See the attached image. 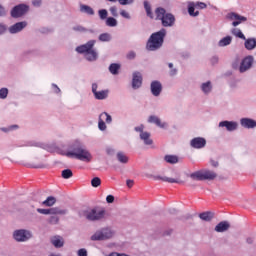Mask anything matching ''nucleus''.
Listing matches in <instances>:
<instances>
[{"instance_id":"1","label":"nucleus","mask_w":256,"mask_h":256,"mask_svg":"<svg viewBox=\"0 0 256 256\" xmlns=\"http://www.w3.org/2000/svg\"><path fill=\"white\" fill-rule=\"evenodd\" d=\"M167 35L166 29L162 28L158 32L152 33L148 42H146V50L149 52H155L160 50L163 47L165 37Z\"/></svg>"},{"instance_id":"2","label":"nucleus","mask_w":256,"mask_h":256,"mask_svg":"<svg viewBox=\"0 0 256 256\" xmlns=\"http://www.w3.org/2000/svg\"><path fill=\"white\" fill-rule=\"evenodd\" d=\"M65 156L68 158H75L83 162H90L92 160L91 153L79 142L73 144L72 151L66 152Z\"/></svg>"},{"instance_id":"3","label":"nucleus","mask_w":256,"mask_h":256,"mask_svg":"<svg viewBox=\"0 0 256 256\" xmlns=\"http://www.w3.org/2000/svg\"><path fill=\"white\" fill-rule=\"evenodd\" d=\"M96 41L95 40H90L86 44L78 46L76 48V51L79 54H85V57L88 61L94 62L97 60L98 54L97 52L93 49L95 46Z\"/></svg>"},{"instance_id":"4","label":"nucleus","mask_w":256,"mask_h":256,"mask_svg":"<svg viewBox=\"0 0 256 256\" xmlns=\"http://www.w3.org/2000/svg\"><path fill=\"white\" fill-rule=\"evenodd\" d=\"M156 20L162 21V27L169 28L173 27L175 24V16L172 13H167L165 8H156Z\"/></svg>"},{"instance_id":"5","label":"nucleus","mask_w":256,"mask_h":256,"mask_svg":"<svg viewBox=\"0 0 256 256\" xmlns=\"http://www.w3.org/2000/svg\"><path fill=\"white\" fill-rule=\"evenodd\" d=\"M105 215H106L105 209L93 208L91 210L85 211V216L87 220L92 222L103 220L105 218Z\"/></svg>"},{"instance_id":"6","label":"nucleus","mask_w":256,"mask_h":256,"mask_svg":"<svg viewBox=\"0 0 256 256\" xmlns=\"http://www.w3.org/2000/svg\"><path fill=\"white\" fill-rule=\"evenodd\" d=\"M113 232L108 229L104 228L102 230L97 231L95 234L91 236L92 241H103V240H108L112 238Z\"/></svg>"},{"instance_id":"7","label":"nucleus","mask_w":256,"mask_h":256,"mask_svg":"<svg viewBox=\"0 0 256 256\" xmlns=\"http://www.w3.org/2000/svg\"><path fill=\"white\" fill-rule=\"evenodd\" d=\"M29 11V6L26 4H19L15 6L11 11V17L18 19L23 17Z\"/></svg>"},{"instance_id":"8","label":"nucleus","mask_w":256,"mask_h":256,"mask_svg":"<svg viewBox=\"0 0 256 256\" xmlns=\"http://www.w3.org/2000/svg\"><path fill=\"white\" fill-rule=\"evenodd\" d=\"M226 18L229 21H233L232 22L233 27H237V26L241 25L242 23L247 22V17L241 16V15H239L237 13H234V12L228 13L226 15Z\"/></svg>"},{"instance_id":"9","label":"nucleus","mask_w":256,"mask_h":256,"mask_svg":"<svg viewBox=\"0 0 256 256\" xmlns=\"http://www.w3.org/2000/svg\"><path fill=\"white\" fill-rule=\"evenodd\" d=\"M37 212L42 215H65L67 213L66 209H61L59 207H53L49 209L38 208Z\"/></svg>"},{"instance_id":"10","label":"nucleus","mask_w":256,"mask_h":256,"mask_svg":"<svg viewBox=\"0 0 256 256\" xmlns=\"http://www.w3.org/2000/svg\"><path fill=\"white\" fill-rule=\"evenodd\" d=\"M254 63V57L253 56H246L242 61L239 66V72L240 73H245L249 69H251L252 65Z\"/></svg>"},{"instance_id":"11","label":"nucleus","mask_w":256,"mask_h":256,"mask_svg":"<svg viewBox=\"0 0 256 256\" xmlns=\"http://www.w3.org/2000/svg\"><path fill=\"white\" fill-rule=\"evenodd\" d=\"M31 237L30 232L26 230H17L14 232V239L18 242H26Z\"/></svg>"},{"instance_id":"12","label":"nucleus","mask_w":256,"mask_h":256,"mask_svg":"<svg viewBox=\"0 0 256 256\" xmlns=\"http://www.w3.org/2000/svg\"><path fill=\"white\" fill-rule=\"evenodd\" d=\"M98 85L96 83H93L92 85V92L95 95V98L97 100H105L108 97L109 91L108 90H102V91H97Z\"/></svg>"},{"instance_id":"13","label":"nucleus","mask_w":256,"mask_h":256,"mask_svg":"<svg viewBox=\"0 0 256 256\" xmlns=\"http://www.w3.org/2000/svg\"><path fill=\"white\" fill-rule=\"evenodd\" d=\"M206 139L203 137H195L190 141V146L193 149H202L206 146Z\"/></svg>"},{"instance_id":"14","label":"nucleus","mask_w":256,"mask_h":256,"mask_svg":"<svg viewBox=\"0 0 256 256\" xmlns=\"http://www.w3.org/2000/svg\"><path fill=\"white\" fill-rule=\"evenodd\" d=\"M162 90L163 86L160 81H152V84H150V91L154 97H159Z\"/></svg>"},{"instance_id":"15","label":"nucleus","mask_w":256,"mask_h":256,"mask_svg":"<svg viewBox=\"0 0 256 256\" xmlns=\"http://www.w3.org/2000/svg\"><path fill=\"white\" fill-rule=\"evenodd\" d=\"M143 77L140 72H134L132 77V89L136 90L142 86Z\"/></svg>"},{"instance_id":"16","label":"nucleus","mask_w":256,"mask_h":256,"mask_svg":"<svg viewBox=\"0 0 256 256\" xmlns=\"http://www.w3.org/2000/svg\"><path fill=\"white\" fill-rule=\"evenodd\" d=\"M219 127L220 128H226L228 132H233L237 130L238 128V123L234 121H221L219 122Z\"/></svg>"},{"instance_id":"17","label":"nucleus","mask_w":256,"mask_h":256,"mask_svg":"<svg viewBox=\"0 0 256 256\" xmlns=\"http://www.w3.org/2000/svg\"><path fill=\"white\" fill-rule=\"evenodd\" d=\"M148 123L154 124V125L158 126L161 129H166L167 128V123L162 122L161 119L158 116H155V115H151L150 117H148Z\"/></svg>"},{"instance_id":"18","label":"nucleus","mask_w":256,"mask_h":256,"mask_svg":"<svg viewBox=\"0 0 256 256\" xmlns=\"http://www.w3.org/2000/svg\"><path fill=\"white\" fill-rule=\"evenodd\" d=\"M240 125L245 129H254L256 128V120L251 118H242L240 120Z\"/></svg>"},{"instance_id":"19","label":"nucleus","mask_w":256,"mask_h":256,"mask_svg":"<svg viewBox=\"0 0 256 256\" xmlns=\"http://www.w3.org/2000/svg\"><path fill=\"white\" fill-rule=\"evenodd\" d=\"M26 26H27V22H25V21L18 22L10 27L9 32L11 34H17V33L21 32L23 29H25Z\"/></svg>"},{"instance_id":"20","label":"nucleus","mask_w":256,"mask_h":256,"mask_svg":"<svg viewBox=\"0 0 256 256\" xmlns=\"http://www.w3.org/2000/svg\"><path fill=\"white\" fill-rule=\"evenodd\" d=\"M229 228H230V223L228 221H221L215 226L214 231L217 233H223L228 231Z\"/></svg>"},{"instance_id":"21","label":"nucleus","mask_w":256,"mask_h":256,"mask_svg":"<svg viewBox=\"0 0 256 256\" xmlns=\"http://www.w3.org/2000/svg\"><path fill=\"white\" fill-rule=\"evenodd\" d=\"M154 180H160L170 184H181L180 180L171 177L154 176Z\"/></svg>"},{"instance_id":"22","label":"nucleus","mask_w":256,"mask_h":256,"mask_svg":"<svg viewBox=\"0 0 256 256\" xmlns=\"http://www.w3.org/2000/svg\"><path fill=\"white\" fill-rule=\"evenodd\" d=\"M202 174H203V181L205 180L212 181L217 178V174L211 170H202Z\"/></svg>"},{"instance_id":"23","label":"nucleus","mask_w":256,"mask_h":256,"mask_svg":"<svg viewBox=\"0 0 256 256\" xmlns=\"http://www.w3.org/2000/svg\"><path fill=\"white\" fill-rule=\"evenodd\" d=\"M245 49L248 51H252L256 48V39L250 38L246 39L244 43Z\"/></svg>"},{"instance_id":"24","label":"nucleus","mask_w":256,"mask_h":256,"mask_svg":"<svg viewBox=\"0 0 256 256\" xmlns=\"http://www.w3.org/2000/svg\"><path fill=\"white\" fill-rule=\"evenodd\" d=\"M199 218L202 221L210 222L214 218V213H212L210 211L202 212L199 214Z\"/></svg>"},{"instance_id":"25","label":"nucleus","mask_w":256,"mask_h":256,"mask_svg":"<svg viewBox=\"0 0 256 256\" xmlns=\"http://www.w3.org/2000/svg\"><path fill=\"white\" fill-rule=\"evenodd\" d=\"M151 135L149 132H142L140 133V139L142 141H144V144L146 145H152L153 144V140L150 139Z\"/></svg>"},{"instance_id":"26","label":"nucleus","mask_w":256,"mask_h":256,"mask_svg":"<svg viewBox=\"0 0 256 256\" xmlns=\"http://www.w3.org/2000/svg\"><path fill=\"white\" fill-rule=\"evenodd\" d=\"M190 178L194 181H204L203 170H198L190 174Z\"/></svg>"},{"instance_id":"27","label":"nucleus","mask_w":256,"mask_h":256,"mask_svg":"<svg viewBox=\"0 0 256 256\" xmlns=\"http://www.w3.org/2000/svg\"><path fill=\"white\" fill-rule=\"evenodd\" d=\"M51 242L56 248H62L64 245V241L60 236L52 237Z\"/></svg>"},{"instance_id":"28","label":"nucleus","mask_w":256,"mask_h":256,"mask_svg":"<svg viewBox=\"0 0 256 256\" xmlns=\"http://www.w3.org/2000/svg\"><path fill=\"white\" fill-rule=\"evenodd\" d=\"M164 161L168 164H177L179 162V158L177 155H166L164 156Z\"/></svg>"},{"instance_id":"29","label":"nucleus","mask_w":256,"mask_h":256,"mask_svg":"<svg viewBox=\"0 0 256 256\" xmlns=\"http://www.w3.org/2000/svg\"><path fill=\"white\" fill-rule=\"evenodd\" d=\"M120 69L121 65L117 63H112L110 64V67H108V71H110V74L112 75H118Z\"/></svg>"},{"instance_id":"30","label":"nucleus","mask_w":256,"mask_h":256,"mask_svg":"<svg viewBox=\"0 0 256 256\" xmlns=\"http://www.w3.org/2000/svg\"><path fill=\"white\" fill-rule=\"evenodd\" d=\"M231 43H232V37L231 36H226L218 42V46L219 47H226V46H229Z\"/></svg>"},{"instance_id":"31","label":"nucleus","mask_w":256,"mask_h":256,"mask_svg":"<svg viewBox=\"0 0 256 256\" xmlns=\"http://www.w3.org/2000/svg\"><path fill=\"white\" fill-rule=\"evenodd\" d=\"M201 91L204 94H209L212 91V85L210 81L201 84Z\"/></svg>"},{"instance_id":"32","label":"nucleus","mask_w":256,"mask_h":256,"mask_svg":"<svg viewBox=\"0 0 256 256\" xmlns=\"http://www.w3.org/2000/svg\"><path fill=\"white\" fill-rule=\"evenodd\" d=\"M116 158H118V162L122 163V164H127L129 161V158L126 154H124L123 152H118L116 154Z\"/></svg>"},{"instance_id":"33","label":"nucleus","mask_w":256,"mask_h":256,"mask_svg":"<svg viewBox=\"0 0 256 256\" xmlns=\"http://www.w3.org/2000/svg\"><path fill=\"white\" fill-rule=\"evenodd\" d=\"M144 9H146V16H148L150 19H153L154 15L152 12L151 4L148 1H144Z\"/></svg>"},{"instance_id":"34","label":"nucleus","mask_w":256,"mask_h":256,"mask_svg":"<svg viewBox=\"0 0 256 256\" xmlns=\"http://www.w3.org/2000/svg\"><path fill=\"white\" fill-rule=\"evenodd\" d=\"M231 34L235 36L236 38H239L241 40H246L245 35L242 33L240 29L234 28L231 30Z\"/></svg>"},{"instance_id":"35","label":"nucleus","mask_w":256,"mask_h":256,"mask_svg":"<svg viewBox=\"0 0 256 256\" xmlns=\"http://www.w3.org/2000/svg\"><path fill=\"white\" fill-rule=\"evenodd\" d=\"M56 203V198L53 196H49L45 201H43V205L46 207H52Z\"/></svg>"},{"instance_id":"36","label":"nucleus","mask_w":256,"mask_h":256,"mask_svg":"<svg viewBox=\"0 0 256 256\" xmlns=\"http://www.w3.org/2000/svg\"><path fill=\"white\" fill-rule=\"evenodd\" d=\"M81 12L86 13L90 16L94 15V10L88 5H81Z\"/></svg>"},{"instance_id":"37","label":"nucleus","mask_w":256,"mask_h":256,"mask_svg":"<svg viewBox=\"0 0 256 256\" xmlns=\"http://www.w3.org/2000/svg\"><path fill=\"white\" fill-rule=\"evenodd\" d=\"M101 120L105 121L106 124H110L112 122V117L107 112H103L100 114Z\"/></svg>"},{"instance_id":"38","label":"nucleus","mask_w":256,"mask_h":256,"mask_svg":"<svg viewBox=\"0 0 256 256\" xmlns=\"http://www.w3.org/2000/svg\"><path fill=\"white\" fill-rule=\"evenodd\" d=\"M62 177L64 178V179H70V178H72L73 177V172H72V170L71 169H65V170H63L62 171Z\"/></svg>"},{"instance_id":"39","label":"nucleus","mask_w":256,"mask_h":256,"mask_svg":"<svg viewBox=\"0 0 256 256\" xmlns=\"http://www.w3.org/2000/svg\"><path fill=\"white\" fill-rule=\"evenodd\" d=\"M106 26L116 27L117 26V20L113 17H108V19H106Z\"/></svg>"},{"instance_id":"40","label":"nucleus","mask_w":256,"mask_h":256,"mask_svg":"<svg viewBox=\"0 0 256 256\" xmlns=\"http://www.w3.org/2000/svg\"><path fill=\"white\" fill-rule=\"evenodd\" d=\"M101 183H102L101 178H99V177H94V178L92 179L91 185H92V187H94V188H98V187H100Z\"/></svg>"},{"instance_id":"41","label":"nucleus","mask_w":256,"mask_h":256,"mask_svg":"<svg viewBox=\"0 0 256 256\" xmlns=\"http://www.w3.org/2000/svg\"><path fill=\"white\" fill-rule=\"evenodd\" d=\"M99 40L101 42H109L111 40V35L109 33H103L100 35Z\"/></svg>"},{"instance_id":"42","label":"nucleus","mask_w":256,"mask_h":256,"mask_svg":"<svg viewBox=\"0 0 256 256\" xmlns=\"http://www.w3.org/2000/svg\"><path fill=\"white\" fill-rule=\"evenodd\" d=\"M188 14H189V16L197 17L199 15V12L198 11L195 12V7L194 6H189L188 7Z\"/></svg>"},{"instance_id":"43","label":"nucleus","mask_w":256,"mask_h":256,"mask_svg":"<svg viewBox=\"0 0 256 256\" xmlns=\"http://www.w3.org/2000/svg\"><path fill=\"white\" fill-rule=\"evenodd\" d=\"M8 96V89L7 88H1L0 89V99H6Z\"/></svg>"},{"instance_id":"44","label":"nucleus","mask_w":256,"mask_h":256,"mask_svg":"<svg viewBox=\"0 0 256 256\" xmlns=\"http://www.w3.org/2000/svg\"><path fill=\"white\" fill-rule=\"evenodd\" d=\"M49 223L52 225H56L59 223V217L56 215H53L49 218Z\"/></svg>"},{"instance_id":"45","label":"nucleus","mask_w":256,"mask_h":256,"mask_svg":"<svg viewBox=\"0 0 256 256\" xmlns=\"http://www.w3.org/2000/svg\"><path fill=\"white\" fill-rule=\"evenodd\" d=\"M99 16L101 20H106L108 16V12L106 9H102L99 11Z\"/></svg>"},{"instance_id":"46","label":"nucleus","mask_w":256,"mask_h":256,"mask_svg":"<svg viewBox=\"0 0 256 256\" xmlns=\"http://www.w3.org/2000/svg\"><path fill=\"white\" fill-rule=\"evenodd\" d=\"M168 68H170V76L174 77L177 75V69L173 68V63H168Z\"/></svg>"},{"instance_id":"47","label":"nucleus","mask_w":256,"mask_h":256,"mask_svg":"<svg viewBox=\"0 0 256 256\" xmlns=\"http://www.w3.org/2000/svg\"><path fill=\"white\" fill-rule=\"evenodd\" d=\"M99 129L101 131H105L107 129V126L105 124V120L101 119V117H99Z\"/></svg>"},{"instance_id":"48","label":"nucleus","mask_w":256,"mask_h":256,"mask_svg":"<svg viewBox=\"0 0 256 256\" xmlns=\"http://www.w3.org/2000/svg\"><path fill=\"white\" fill-rule=\"evenodd\" d=\"M73 30L75 32H80V33H86L87 32V29L85 27L81 26V25L75 26L73 28Z\"/></svg>"},{"instance_id":"49","label":"nucleus","mask_w":256,"mask_h":256,"mask_svg":"<svg viewBox=\"0 0 256 256\" xmlns=\"http://www.w3.org/2000/svg\"><path fill=\"white\" fill-rule=\"evenodd\" d=\"M110 14H112V17H114V18L118 17V12H117V7L116 6L110 7Z\"/></svg>"},{"instance_id":"50","label":"nucleus","mask_w":256,"mask_h":256,"mask_svg":"<svg viewBox=\"0 0 256 256\" xmlns=\"http://www.w3.org/2000/svg\"><path fill=\"white\" fill-rule=\"evenodd\" d=\"M78 256H88V252L85 248H81L78 250Z\"/></svg>"},{"instance_id":"51","label":"nucleus","mask_w":256,"mask_h":256,"mask_svg":"<svg viewBox=\"0 0 256 256\" xmlns=\"http://www.w3.org/2000/svg\"><path fill=\"white\" fill-rule=\"evenodd\" d=\"M133 1L134 0H118V3H120V5H131Z\"/></svg>"},{"instance_id":"52","label":"nucleus","mask_w":256,"mask_h":256,"mask_svg":"<svg viewBox=\"0 0 256 256\" xmlns=\"http://www.w3.org/2000/svg\"><path fill=\"white\" fill-rule=\"evenodd\" d=\"M115 201V197L113 195L106 196V202L108 204H112Z\"/></svg>"},{"instance_id":"53","label":"nucleus","mask_w":256,"mask_h":256,"mask_svg":"<svg viewBox=\"0 0 256 256\" xmlns=\"http://www.w3.org/2000/svg\"><path fill=\"white\" fill-rule=\"evenodd\" d=\"M120 16H122L124 19H130L129 13L125 10L120 11Z\"/></svg>"},{"instance_id":"54","label":"nucleus","mask_w":256,"mask_h":256,"mask_svg":"<svg viewBox=\"0 0 256 256\" xmlns=\"http://www.w3.org/2000/svg\"><path fill=\"white\" fill-rule=\"evenodd\" d=\"M143 130H144V125L143 124L134 128V131H136L140 134L145 133Z\"/></svg>"},{"instance_id":"55","label":"nucleus","mask_w":256,"mask_h":256,"mask_svg":"<svg viewBox=\"0 0 256 256\" xmlns=\"http://www.w3.org/2000/svg\"><path fill=\"white\" fill-rule=\"evenodd\" d=\"M126 57H128V60H134L136 57V54H135V52L132 51V52H129L128 56H126Z\"/></svg>"},{"instance_id":"56","label":"nucleus","mask_w":256,"mask_h":256,"mask_svg":"<svg viewBox=\"0 0 256 256\" xmlns=\"http://www.w3.org/2000/svg\"><path fill=\"white\" fill-rule=\"evenodd\" d=\"M108 256H129V255H127L125 253L112 252Z\"/></svg>"},{"instance_id":"57","label":"nucleus","mask_w":256,"mask_h":256,"mask_svg":"<svg viewBox=\"0 0 256 256\" xmlns=\"http://www.w3.org/2000/svg\"><path fill=\"white\" fill-rule=\"evenodd\" d=\"M197 7L199 9H206L207 4H205L204 2H199V3H197Z\"/></svg>"},{"instance_id":"58","label":"nucleus","mask_w":256,"mask_h":256,"mask_svg":"<svg viewBox=\"0 0 256 256\" xmlns=\"http://www.w3.org/2000/svg\"><path fill=\"white\" fill-rule=\"evenodd\" d=\"M6 30H7L6 26L3 24H0V35L4 34Z\"/></svg>"},{"instance_id":"59","label":"nucleus","mask_w":256,"mask_h":256,"mask_svg":"<svg viewBox=\"0 0 256 256\" xmlns=\"http://www.w3.org/2000/svg\"><path fill=\"white\" fill-rule=\"evenodd\" d=\"M6 15L5 9L2 5H0V17H3Z\"/></svg>"},{"instance_id":"60","label":"nucleus","mask_w":256,"mask_h":256,"mask_svg":"<svg viewBox=\"0 0 256 256\" xmlns=\"http://www.w3.org/2000/svg\"><path fill=\"white\" fill-rule=\"evenodd\" d=\"M133 184H134L133 180H130V179L126 180V185H128V188H132Z\"/></svg>"},{"instance_id":"61","label":"nucleus","mask_w":256,"mask_h":256,"mask_svg":"<svg viewBox=\"0 0 256 256\" xmlns=\"http://www.w3.org/2000/svg\"><path fill=\"white\" fill-rule=\"evenodd\" d=\"M41 3H42L41 0H34L33 1V6L34 7H40Z\"/></svg>"},{"instance_id":"62","label":"nucleus","mask_w":256,"mask_h":256,"mask_svg":"<svg viewBox=\"0 0 256 256\" xmlns=\"http://www.w3.org/2000/svg\"><path fill=\"white\" fill-rule=\"evenodd\" d=\"M173 233L172 229H168L166 231H164V236H170Z\"/></svg>"},{"instance_id":"63","label":"nucleus","mask_w":256,"mask_h":256,"mask_svg":"<svg viewBox=\"0 0 256 256\" xmlns=\"http://www.w3.org/2000/svg\"><path fill=\"white\" fill-rule=\"evenodd\" d=\"M246 243L247 244H253L254 243V238H252V237H248L247 239H246Z\"/></svg>"},{"instance_id":"64","label":"nucleus","mask_w":256,"mask_h":256,"mask_svg":"<svg viewBox=\"0 0 256 256\" xmlns=\"http://www.w3.org/2000/svg\"><path fill=\"white\" fill-rule=\"evenodd\" d=\"M18 128V126L17 125H13V126H11V129H17Z\"/></svg>"}]
</instances>
